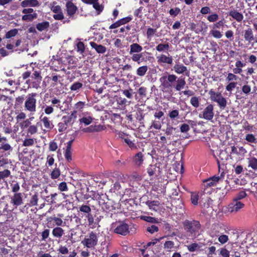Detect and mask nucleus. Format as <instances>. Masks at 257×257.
Wrapping results in <instances>:
<instances>
[{"label": "nucleus", "instance_id": "1", "mask_svg": "<svg viewBox=\"0 0 257 257\" xmlns=\"http://www.w3.org/2000/svg\"><path fill=\"white\" fill-rule=\"evenodd\" d=\"M159 81L164 91H172L173 88L176 91H180L183 89L185 85L186 81L184 78L179 77L168 72L164 73L160 78Z\"/></svg>", "mask_w": 257, "mask_h": 257}, {"label": "nucleus", "instance_id": "2", "mask_svg": "<svg viewBox=\"0 0 257 257\" xmlns=\"http://www.w3.org/2000/svg\"><path fill=\"white\" fill-rule=\"evenodd\" d=\"M38 94L31 93L28 94L25 98L24 105V110L30 113L31 115H34L37 111V99Z\"/></svg>", "mask_w": 257, "mask_h": 257}, {"label": "nucleus", "instance_id": "3", "mask_svg": "<svg viewBox=\"0 0 257 257\" xmlns=\"http://www.w3.org/2000/svg\"><path fill=\"white\" fill-rule=\"evenodd\" d=\"M184 229L190 236L196 237L201 228L200 222L197 220H185L183 223Z\"/></svg>", "mask_w": 257, "mask_h": 257}, {"label": "nucleus", "instance_id": "4", "mask_svg": "<svg viewBox=\"0 0 257 257\" xmlns=\"http://www.w3.org/2000/svg\"><path fill=\"white\" fill-rule=\"evenodd\" d=\"M209 94L211 100L216 102L220 109H223L226 107L227 105L226 99L222 96L221 93L215 92L211 89L209 91Z\"/></svg>", "mask_w": 257, "mask_h": 257}, {"label": "nucleus", "instance_id": "5", "mask_svg": "<svg viewBox=\"0 0 257 257\" xmlns=\"http://www.w3.org/2000/svg\"><path fill=\"white\" fill-rule=\"evenodd\" d=\"M98 237L97 234L91 231L81 241L82 244L87 248H94L97 244Z\"/></svg>", "mask_w": 257, "mask_h": 257}, {"label": "nucleus", "instance_id": "6", "mask_svg": "<svg viewBox=\"0 0 257 257\" xmlns=\"http://www.w3.org/2000/svg\"><path fill=\"white\" fill-rule=\"evenodd\" d=\"M244 207V204L241 201L232 200V202L228 204L227 209L228 212L235 214L239 212Z\"/></svg>", "mask_w": 257, "mask_h": 257}, {"label": "nucleus", "instance_id": "7", "mask_svg": "<svg viewBox=\"0 0 257 257\" xmlns=\"http://www.w3.org/2000/svg\"><path fill=\"white\" fill-rule=\"evenodd\" d=\"M224 173L222 172L220 176H214L204 181V185L206 187L215 186L219 182L222 181L224 178Z\"/></svg>", "mask_w": 257, "mask_h": 257}, {"label": "nucleus", "instance_id": "8", "mask_svg": "<svg viewBox=\"0 0 257 257\" xmlns=\"http://www.w3.org/2000/svg\"><path fill=\"white\" fill-rule=\"evenodd\" d=\"M214 117L213 105L211 104H208L203 110L202 116L199 114L200 118H203L207 120H211Z\"/></svg>", "mask_w": 257, "mask_h": 257}, {"label": "nucleus", "instance_id": "9", "mask_svg": "<svg viewBox=\"0 0 257 257\" xmlns=\"http://www.w3.org/2000/svg\"><path fill=\"white\" fill-rule=\"evenodd\" d=\"M128 229V225L126 223H121L115 227L114 231L116 233L126 235L129 233Z\"/></svg>", "mask_w": 257, "mask_h": 257}, {"label": "nucleus", "instance_id": "10", "mask_svg": "<svg viewBox=\"0 0 257 257\" xmlns=\"http://www.w3.org/2000/svg\"><path fill=\"white\" fill-rule=\"evenodd\" d=\"M23 197L21 193H15L11 197V203L16 208L23 204Z\"/></svg>", "mask_w": 257, "mask_h": 257}, {"label": "nucleus", "instance_id": "11", "mask_svg": "<svg viewBox=\"0 0 257 257\" xmlns=\"http://www.w3.org/2000/svg\"><path fill=\"white\" fill-rule=\"evenodd\" d=\"M157 62L159 64L165 63L169 65L172 64L173 63L172 57L168 55V56L164 54H161L156 57Z\"/></svg>", "mask_w": 257, "mask_h": 257}, {"label": "nucleus", "instance_id": "12", "mask_svg": "<svg viewBox=\"0 0 257 257\" xmlns=\"http://www.w3.org/2000/svg\"><path fill=\"white\" fill-rule=\"evenodd\" d=\"M76 110H74L71 114L63 116L62 117L63 122L67 125L72 124L76 119Z\"/></svg>", "mask_w": 257, "mask_h": 257}, {"label": "nucleus", "instance_id": "13", "mask_svg": "<svg viewBox=\"0 0 257 257\" xmlns=\"http://www.w3.org/2000/svg\"><path fill=\"white\" fill-rule=\"evenodd\" d=\"M173 70L178 74H185L187 76H189V71H188L187 68L182 64H176L173 67Z\"/></svg>", "mask_w": 257, "mask_h": 257}, {"label": "nucleus", "instance_id": "14", "mask_svg": "<svg viewBox=\"0 0 257 257\" xmlns=\"http://www.w3.org/2000/svg\"><path fill=\"white\" fill-rule=\"evenodd\" d=\"M66 9L68 15L70 17H72L76 13L77 8L72 3V1L68 2L66 4Z\"/></svg>", "mask_w": 257, "mask_h": 257}, {"label": "nucleus", "instance_id": "15", "mask_svg": "<svg viewBox=\"0 0 257 257\" xmlns=\"http://www.w3.org/2000/svg\"><path fill=\"white\" fill-rule=\"evenodd\" d=\"M21 5L23 8L27 7H39L40 4L37 0H24L21 2Z\"/></svg>", "mask_w": 257, "mask_h": 257}, {"label": "nucleus", "instance_id": "16", "mask_svg": "<svg viewBox=\"0 0 257 257\" xmlns=\"http://www.w3.org/2000/svg\"><path fill=\"white\" fill-rule=\"evenodd\" d=\"M243 37L245 40L249 43L254 40V35L251 29L248 28L244 31Z\"/></svg>", "mask_w": 257, "mask_h": 257}, {"label": "nucleus", "instance_id": "17", "mask_svg": "<svg viewBox=\"0 0 257 257\" xmlns=\"http://www.w3.org/2000/svg\"><path fill=\"white\" fill-rule=\"evenodd\" d=\"M13 150V147L8 143H2L0 145V151L3 150L4 151L7 152V153L5 154L6 157L10 155Z\"/></svg>", "mask_w": 257, "mask_h": 257}, {"label": "nucleus", "instance_id": "18", "mask_svg": "<svg viewBox=\"0 0 257 257\" xmlns=\"http://www.w3.org/2000/svg\"><path fill=\"white\" fill-rule=\"evenodd\" d=\"M144 161V155L141 152L137 153L134 157V162L136 166L140 167Z\"/></svg>", "mask_w": 257, "mask_h": 257}, {"label": "nucleus", "instance_id": "19", "mask_svg": "<svg viewBox=\"0 0 257 257\" xmlns=\"http://www.w3.org/2000/svg\"><path fill=\"white\" fill-rule=\"evenodd\" d=\"M52 233L54 237L60 238L64 234V230L60 227H56L52 230Z\"/></svg>", "mask_w": 257, "mask_h": 257}, {"label": "nucleus", "instance_id": "20", "mask_svg": "<svg viewBox=\"0 0 257 257\" xmlns=\"http://www.w3.org/2000/svg\"><path fill=\"white\" fill-rule=\"evenodd\" d=\"M146 204L151 210L157 211L160 208V203L158 201H148Z\"/></svg>", "mask_w": 257, "mask_h": 257}, {"label": "nucleus", "instance_id": "21", "mask_svg": "<svg viewBox=\"0 0 257 257\" xmlns=\"http://www.w3.org/2000/svg\"><path fill=\"white\" fill-rule=\"evenodd\" d=\"M143 50L142 47L137 43H133L130 45V54L140 53Z\"/></svg>", "mask_w": 257, "mask_h": 257}, {"label": "nucleus", "instance_id": "22", "mask_svg": "<svg viewBox=\"0 0 257 257\" xmlns=\"http://www.w3.org/2000/svg\"><path fill=\"white\" fill-rule=\"evenodd\" d=\"M91 47L94 49L98 53H104L106 51V48L104 46L101 45H98L96 43L91 42L90 43Z\"/></svg>", "mask_w": 257, "mask_h": 257}, {"label": "nucleus", "instance_id": "23", "mask_svg": "<svg viewBox=\"0 0 257 257\" xmlns=\"http://www.w3.org/2000/svg\"><path fill=\"white\" fill-rule=\"evenodd\" d=\"M229 15L236 20L238 22H241L243 19V15L235 10L230 11Z\"/></svg>", "mask_w": 257, "mask_h": 257}, {"label": "nucleus", "instance_id": "24", "mask_svg": "<svg viewBox=\"0 0 257 257\" xmlns=\"http://www.w3.org/2000/svg\"><path fill=\"white\" fill-rule=\"evenodd\" d=\"M41 121L42 122L44 127L47 130H51L54 127V125L52 121L48 117L44 116L42 118L40 117Z\"/></svg>", "mask_w": 257, "mask_h": 257}, {"label": "nucleus", "instance_id": "25", "mask_svg": "<svg viewBox=\"0 0 257 257\" xmlns=\"http://www.w3.org/2000/svg\"><path fill=\"white\" fill-rule=\"evenodd\" d=\"M132 55V60L138 64H140L141 61H143L145 58L143 57V53H137L131 54Z\"/></svg>", "mask_w": 257, "mask_h": 257}, {"label": "nucleus", "instance_id": "26", "mask_svg": "<svg viewBox=\"0 0 257 257\" xmlns=\"http://www.w3.org/2000/svg\"><path fill=\"white\" fill-rule=\"evenodd\" d=\"M248 167L251 168L254 170H257V159L254 157H252L247 159Z\"/></svg>", "mask_w": 257, "mask_h": 257}, {"label": "nucleus", "instance_id": "27", "mask_svg": "<svg viewBox=\"0 0 257 257\" xmlns=\"http://www.w3.org/2000/svg\"><path fill=\"white\" fill-rule=\"evenodd\" d=\"M49 26L48 22L44 21L37 24L36 28L40 32H42L46 30L49 27Z\"/></svg>", "mask_w": 257, "mask_h": 257}, {"label": "nucleus", "instance_id": "28", "mask_svg": "<svg viewBox=\"0 0 257 257\" xmlns=\"http://www.w3.org/2000/svg\"><path fill=\"white\" fill-rule=\"evenodd\" d=\"M244 140L249 143L256 144L257 143V138L254 135L252 134H246Z\"/></svg>", "mask_w": 257, "mask_h": 257}, {"label": "nucleus", "instance_id": "29", "mask_svg": "<svg viewBox=\"0 0 257 257\" xmlns=\"http://www.w3.org/2000/svg\"><path fill=\"white\" fill-rule=\"evenodd\" d=\"M38 17L37 13L32 14H25L22 16V20L24 21L31 22L36 19Z\"/></svg>", "mask_w": 257, "mask_h": 257}, {"label": "nucleus", "instance_id": "30", "mask_svg": "<svg viewBox=\"0 0 257 257\" xmlns=\"http://www.w3.org/2000/svg\"><path fill=\"white\" fill-rule=\"evenodd\" d=\"M148 70V67L147 66H146V65L142 66L139 67L137 69V70L136 71V73L138 76L142 77V76H145V75L146 74Z\"/></svg>", "mask_w": 257, "mask_h": 257}, {"label": "nucleus", "instance_id": "31", "mask_svg": "<svg viewBox=\"0 0 257 257\" xmlns=\"http://www.w3.org/2000/svg\"><path fill=\"white\" fill-rule=\"evenodd\" d=\"M34 118V117H31L29 119H27L24 120L23 122H21L20 124V126L22 130H24L25 128L29 127L31 122L30 120H33Z\"/></svg>", "mask_w": 257, "mask_h": 257}, {"label": "nucleus", "instance_id": "32", "mask_svg": "<svg viewBox=\"0 0 257 257\" xmlns=\"http://www.w3.org/2000/svg\"><path fill=\"white\" fill-rule=\"evenodd\" d=\"M176 128L173 127L172 125L167 124L166 128L164 130L165 135L169 137L171 135H173L174 131H175Z\"/></svg>", "mask_w": 257, "mask_h": 257}, {"label": "nucleus", "instance_id": "33", "mask_svg": "<svg viewBox=\"0 0 257 257\" xmlns=\"http://www.w3.org/2000/svg\"><path fill=\"white\" fill-rule=\"evenodd\" d=\"M57 3L55 2H53V3H51L50 4V7L51 8V11L55 13H59L60 12H61V7L57 5Z\"/></svg>", "mask_w": 257, "mask_h": 257}, {"label": "nucleus", "instance_id": "34", "mask_svg": "<svg viewBox=\"0 0 257 257\" xmlns=\"http://www.w3.org/2000/svg\"><path fill=\"white\" fill-rule=\"evenodd\" d=\"M92 118L91 116L83 117L79 119L80 123H84L85 125H89L92 121Z\"/></svg>", "mask_w": 257, "mask_h": 257}, {"label": "nucleus", "instance_id": "35", "mask_svg": "<svg viewBox=\"0 0 257 257\" xmlns=\"http://www.w3.org/2000/svg\"><path fill=\"white\" fill-rule=\"evenodd\" d=\"M38 124V122L37 123L36 125H31L29 126V127L28 128L27 131V134L28 135L30 134L31 135L35 134L37 133L38 131V126L37 124Z\"/></svg>", "mask_w": 257, "mask_h": 257}, {"label": "nucleus", "instance_id": "36", "mask_svg": "<svg viewBox=\"0 0 257 257\" xmlns=\"http://www.w3.org/2000/svg\"><path fill=\"white\" fill-rule=\"evenodd\" d=\"M60 100L57 98L56 97H54L51 100V103L56 107L57 108H59L61 110H63L62 109L63 106L60 104Z\"/></svg>", "mask_w": 257, "mask_h": 257}, {"label": "nucleus", "instance_id": "37", "mask_svg": "<svg viewBox=\"0 0 257 257\" xmlns=\"http://www.w3.org/2000/svg\"><path fill=\"white\" fill-rule=\"evenodd\" d=\"M141 219L145 220L148 222L151 223H158V220L155 217L148 216H141Z\"/></svg>", "mask_w": 257, "mask_h": 257}, {"label": "nucleus", "instance_id": "38", "mask_svg": "<svg viewBox=\"0 0 257 257\" xmlns=\"http://www.w3.org/2000/svg\"><path fill=\"white\" fill-rule=\"evenodd\" d=\"M246 196V193L244 191H241L237 194L233 198V200H236V201H240V200Z\"/></svg>", "mask_w": 257, "mask_h": 257}, {"label": "nucleus", "instance_id": "39", "mask_svg": "<svg viewBox=\"0 0 257 257\" xmlns=\"http://www.w3.org/2000/svg\"><path fill=\"white\" fill-rule=\"evenodd\" d=\"M210 34L216 39H220L222 37V34L219 31L215 30L213 28L210 31Z\"/></svg>", "mask_w": 257, "mask_h": 257}, {"label": "nucleus", "instance_id": "40", "mask_svg": "<svg viewBox=\"0 0 257 257\" xmlns=\"http://www.w3.org/2000/svg\"><path fill=\"white\" fill-rule=\"evenodd\" d=\"M199 98L196 96H193L190 99V103L195 108L199 106Z\"/></svg>", "mask_w": 257, "mask_h": 257}, {"label": "nucleus", "instance_id": "41", "mask_svg": "<svg viewBox=\"0 0 257 257\" xmlns=\"http://www.w3.org/2000/svg\"><path fill=\"white\" fill-rule=\"evenodd\" d=\"M82 83L79 82H76L71 86L70 89L72 91H78L82 87Z\"/></svg>", "mask_w": 257, "mask_h": 257}, {"label": "nucleus", "instance_id": "42", "mask_svg": "<svg viewBox=\"0 0 257 257\" xmlns=\"http://www.w3.org/2000/svg\"><path fill=\"white\" fill-rule=\"evenodd\" d=\"M11 175V172L8 169H5L3 171H0V180H4L8 178Z\"/></svg>", "mask_w": 257, "mask_h": 257}, {"label": "nucleus", "instance_id": "43", "mask_svg": "<svg viewBox=\"0 0 257 257\" xmlns=\"http://www.w3.org/2000/svg\"><path fill=\"white\" fill-rule=\"evenodd\" d=\"M60 175V171L59 168H55L51 172L50 176L52 179L58 178Z\"/></svg>", "mask_w": 257, "mask_h": 257}, {"label": "nucleus", "instance_id": "44", "mask_svg": "<svg viewBox=\"0 0 257 257\" xmlns=\"http://www.w3.org/2000/svg\"><path fill=\"white\" fill-rule=\"evenodd\" d=\"M200 245L196 243H193L190 245H187V249L189 251L193 252L200 248Z\"/></svg>", "mask_w": 257, "mask_h": 257}, {"label": "nucleus", "instance_id": "45", "mask_svg": "<svg viewBox=\"0 0 257 257\" xmlns=\"http://www.w3.org/2000/svg\"><path fill=\"white\" fill-rule=\"evenodd\" d=\"M169 46L168 44H160L156 47V50L159 52H163L169 49Z\"/></svg>", "mask_w": 257, "mask_h": 257}, {"label": "nucleus", "instance_id": "46", "mask_svg": "<svg viewBox=\"0 0 257 257\" xmlns=\"http://www.w3.org/2000/svg\"><path fill=\"white\" fill-rule=\"evenodd\" d=\"M38 196L37 194L33 195L30 200V205L31 206H36L38 204Z\"/></svg>", "mask_w": 257, "mask_h": 257}, {"label": "nucleus", "instance_id": "47", "mask_svg": "<svg viewBox=\"0 0 257 257\" xmlns=\"http://www.w3.org/2000/svg\"><path fill=\"white\" fill-rule=\"evenodd\" d=\"M164 246L165 249H167L168 251H170L174 247V243L172 241H167L165 242Z\"/></svg>", "mask_w": 257, "mask_h": 257}, {"label": "nucleus", "instance_id": "48", "mask_svg": "<svg viewBox=\"0 0 257 257\" xmlns=\"http://www.w3.org/2000/svg\"><path fill=\"white\" fill-rule=\"evenodd\" d=\"M179 114V111L178 110L175 109L169 111L168 116L171 119H175L176 118L178 117Z\"/></svg>", "mask_w": 257, "mask_h": 257}, {"label": "nucleus", "instance_id": "49", "mask_svg": "<svg viewBox=\"0 0 257 257\" xmlns=\"http://www.w3.org/2000/svg\"><path fill=\"white\" fill-rule=\"evenodd\" d=\"M86 217L88 219L89 225L90 226L91 228H94L95 227V223L94 222V218L92 215L91 214H88L87 215Z\"/></svg>", "mask_w": 257, "mask_h": 257}, {"label": "nucleus", "instance_id": "50", "mask_svg": "<svg viewBox=\"0 0 257 257\" xmlns=\"http://www.w3.org/2000/svg\"><path fill=\"white\" fill-rule=\"evenodd\" d=\"M52 220L54 221L55 224L57 226V227H60V226H64V224L65 223L63 221L61 218L57 217H52Z\"/></svg>", "mask_w": 257, "mask_h": 257}, {"label": "nucleus", "instance_id": "51", "mask_svg": "<svg viewBox=\"0 0 257 257\" xmlns=\"http://www.w3.org/2000/svg\"><path fill=\"white\" fill-rule=\"evenodd\" d=\"M25 100L24 95L19 96L16 98L15 103V105L16 106H18L21 105L24 103V100Z\"/></svg>", "mask_w": 257, "mask_h": 257}, {"label": "nucleus", "instance_id": "52", "mask_svg": "<svg viewBox=\"0 0 257 257\" xmlns=\"http://www.w3.org/2000/svg\"><path fill=\"white\" fill-rule=\"evenodd\" d=\"M219 16L217 14H212L208 16L207 18V20L211 23L215 22L218 20Z\"/></svg>", "mask_w": 257, "mask_h": 257}, {"label": "nucleus", "instance_id": "53", "mask_svg": "<svg viewBox=\"0 0 257 257\" xmlns=\"http://www.w3.org/2000/svg\"><path fill=\"white\" fill-rule=\"evenodd\" d=\"M18 33V30L16 29L11 30L8 32L6 34V38L7 39L11 38L15 36Z\"/></svg>", "mask_w": 257, "mask_h": 257}, {"label": "nucleus", "instance_id": "54", "mask_svg": "<svg viewBox=\"0 0 257 257\" xmlns=\"http://www.w3.org/2000/svg\"><path fill=\"white\" fill-rule=\"evenodd\" d=\"M139 94L142 98L146 97L147 89L145 87H141L138 90Z\"/></svg>", "mask_w": 257, "mask_h": 257}, {"label": "nucleus", "instance_id": "55", "mask_svg": "<svg viewBox=\"0 0 257 257\" xmlns=\"http://www.w3.org/2000/svg\"><path fill=\"white\" fill-rule=\"evenodd\" d=\"M198 195L196 193H192L191 195V201L192 203L196 205L198 204Z\"/></svg>", "mask_w": 257, "mask_h": 257}, {"label": "nucleus", "instance_id": "56", "mask_svg": "<svg viewBox=\"0 0 257 257\" xmlns=\"http://www.w3.org/2000/svg\"><path fill=\"white\" fill-rule=\"evenodd\" d=\"M32 77L38 81H41L42 79L41 75V72L40 71H34Z\"/></svg>", "mask_w": 257, "mask_h": 257}, {"label": "nucleus", "instance_id": "57", "mask_svg": "<svg viewBox=\"0 0 257 257\" xmlns=\"http://www.w3.org/2000/svg\"><path fill=\"white\" fill-rule=\"evenodd\" d=\"M159 228L158 226L155 225H152L150 226H148L147 228V231L151 234H153L156 232L158 231Z\"/></svg>", "mask_w": 257, "mask_h": 257}, {"label": "nucleus", "instance_id": "58", "mask_svg": "<svg viewBox=\"0 0 257 257\" xmlns=\"http://www.w3.org/2000/svg\"><path fill=\"white\" fill-rule=\"evenodd\" d=\"M181 12V10L179 8L171 9L169 11V14L173 17L177 16Z\"/></svg>", "mask_w": 257, "mask_h": 257}, {"label": "nucleus", "instance_id": "59", "mask_svg": "<svg viewBox=\"0 0 257 257\" xmlns=\"http://www.w3.org/2000/svg\"><path fill=\"white\" fill-rule=\"evenodd\" d=\"M162 126L161 123L160 121L158 120H153L152 121V124L150 126L151 128L153 127L157 130L161 129Z\"/></svg>", "mask_w": 257, "mask_h": 257}, {"label": "nucleus", "instance_id": "60", "mask_svg": "<svg viewBox=\"0 0 257 257\" xmlns=\"http://www.w3.org/2000/svg\"><path fill=\"white\" fill-rule=\"evenodd\" d=\"M238 76L235 75L234 73H229L226 77V80L228 81H236L238 79Z\"/></svg>", "mask_w": 257, "mask_h": 257}, {"label": "nucleus", "instance_id": "61", "mask_svg": "<svg viewBox=\"0 0 257 257\" xmlns=\"http://www.w3.org/2000/svg\"><path fill=\"white\" fill-rule=\"evenodd\" d=\"M236 84V82H230L228 84H227L226 86V90L229 92H231L232 90L235 88Z\"/></svg>", "mask_w": 257, "mask_h": 257}, {"label": "nucleus", "instance_id": "62", "mask_svg": "<svg viewBox=\"0 0 257 257\" xmlns=\"http://www.w3.org/2000/svg\"><path fill=\"white\" fill-rule=\"evenodd\" d=\"M80 211L81 212H83L86 213L90 214V212H91V208L89 206L86 205H82L79 209Z\"/></svg>", "mask_w": 257, "mask_h": 257}, {"label": "nucleus", "instance_id": "63", "mask_svg": "<svg viewBox=\"0 0 257 257\" xmlns=\"http://www.w3.org/2000/svg\"><path fill=\"white\" fill-rule=\"evenodd\" d=\"M219 159L222 161L226 160L228 158V155L225 151H220L218 155Z\"/></svg>", "mask_w": 257, "mask_h": 257}, {"label": "nucleus", "instance_id": "64", "mask_svg": "<svg viewBox=\"0 0 257 257\" xmlns=\"http://www.w3.org/2000/svg\"><path fill=\"white\" fill-rule=\"evenodd\" d=\"M157 30L151 28L148 29L147 31V36L148 38L151 39L156 33Z\"/></svg>", "mask_w": 257, "mask_h": 257}]
</instances>
